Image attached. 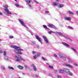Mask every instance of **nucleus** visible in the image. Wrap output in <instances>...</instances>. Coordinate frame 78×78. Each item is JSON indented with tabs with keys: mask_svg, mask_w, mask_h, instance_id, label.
Returning a JSON list of instances; mask_svg holds the SVG:
<instances>
[{
	"mask_svg": "<svg viewBox=\"0 0 78 78\" xmlns=\"http://www.w3.org/2000/svg\"><path fill=\"white\" fill-rule=\"evenodd\" d=\"M15 58H16L15 61L20 62V61H25V59L21 58V56L20 55H16L15 56Z\"/></svg>",
	"mask_w": 78,
	"mask_h": 78,
	"instance_id": "nucleus-2",
	"label": "nucleus"
},
{
	"mask_svg": "<svg viewBox=\"0 0 78 78\" xmlns=\"http://www.w3.org/2000/svg\"><path fill=\"white\" fill-rule=\"evenodd\" d=\"M10 47L11 48H13L15 49L14 51L15 53H18V54H20V55H22L23 53L22 51H23V50L22 49L20 48V47L16 46L13 45H11Z\"/></svg>",
	"mask_w": 78,
	"mask_h": 78,
	"instance_id": "nucleus-1",
	"label": "nucleus"
},
{
	"mask_svg": "<svg viewBox=\"0 0 78 78\" xmlns=\"http://www.w3.org/2000/svg\"><path fill=\"white\" fill-rule=\"evenodd\" d=\"M17 67L19 69H20V70H22V69H23V67L20 65H18L17 66Z\"/></svg>",
	"mask_w": 78,
	"mask_h": 78,
	"instance_id": "nucleus-10",
	"label": "nucleus"
},
{
	"mask_svg": "<svg viewBox=\"0 0 78 78\" xmlns=\"http://www.w3.org/2000/svg\"><path fill=\"white\" fill-rule=\"evenodd\" d=\"M45 13H49V11H45Z\"/></svg>",
	"mask_w": 78,
	"mask_h": 78,
	"instance_id": "nucleus-43",
	"label": "nucleus"
},
{
	"mask_svg": "<svg viewBox=\"0 0 78 78\" xmlns=\"http://www.w3.org/2000/svg\"><path fill=\"white\" fill-rule=\"evenodd\" d=\"M4 55L5 56V55H6V52L4 51Z\"/></svg>",
	"mask_w": 78,
	"mask_h": 78,
	"instance_id": "nucleus-42",
	"label": "nucleus"
},
{
	"mask_svg": "<svg viewBox=\"0 0 78 78\" xmlns=\"http://www.w3.org/2000/svg\"><path fill=\"white\" fill-rule=\"evenodd\" d=\"M71 48L74 51V53H77L75 49H74V48Z\"/></svg>",
	"mask_w": 78,
	"mask_h": 78,
	"instance_id": "nucleus-26",
	"label": "nucleus"
},
{
	"mask_svg": "<svg viewBox=\"0 0 78 78\" xmlns=\"http://www.w3.org/2000/svg\"><path fill=\"white\" fill-rule=\"evenodd\" d=\"M62 58L64 60V61H66V59H67V58L66 57H63V58Z\"/></svg>",
	"mask_w": 78,
	"mask_h": 78,
	"instance_id": "nucleus-29",
	"label": "nucleus"
},
{
	"mask_svg": "<svg viewBox=\"0 0 78 78\" xmlns=\"http://www.w3.org/2000/svg\"><path fill=\"white\" fill-rule=\"evenodd\" d=\"M55 72H57V70L56 69L55 71Z\"/></svg>",
	"mask_w": 78,
	"mask_h": 78,
	"instance_id": "nucleus-58",
	"label": "nucleus"
},
{
	"mask_svg": "<svg viewBox=\"0 0 78 78\" xmlns=\"http://www.w3.org/2000/svg\"><path fill=\"white\" fill-rule=\"evenodd\" d=\"M1 69H2V70H5V67L3 66H1Z\"/></svg>",
	"mask_w": 78,
	"mask_h": 78,
	"instance_id": "nucleus-36",
	"label": "nucleus"
},
{
	"mask_svg": "<svg viewBox=\"0 0 78 78\" xmlns=\"http://www.w3.org/2000/svg\"><path fill=\"white\" fill-rule=\"evenodd\" d=\"M3 7L5 8V11H6V10L8 9V5H3Z\"/></svg>",
	"mask_w": 78,
	"mask_h": 78,
	"instance_id": "nucleus-13",
	"label": "nucleus"
},
{
	"mask_svg": "<svg viewBox=\"0 0 78 78\" xmlns=\"http://www.w3.org/2000/svg\"><path fill=\"white\" fill-rule=\"evenodd\" d=\"M28 7H29V8H30L31 9H33V7H32V6H31V5H30V4H28Z\"/></svg>",
	"mask_w": 78,
	"mask_h": 78,
	"instance_id": "nucleus-28",
	"label": "nucleus"
},
{
	"mask_svg": "<svg viewBox=\"0 0 78 78\" xmlns=\"http://www.w3.org/2000/svg\"><path fill=\"white\" fill-rule=\"evenodd\" d=\"M47 75H48V76H52V74L51 73H47Z\"/></svg>",
	"mask_w": 78,
	"mask_h": 78,
	"instance_id": "nucleus-30",
	"label": "nucleus"
},
{
	"mask_svg": "<svg viewBox=\"0 0 78 78\" xmlns=\"http://www.w3.org/2000/svg\"><path fill=\"white\" fill-rule=\"evenodd\" d=\"M31 35H32V36H33V33H31Z\"/></svg>",
	"mask_w": 78,
	"mask_h": 78,
	"instance_id": "nucleus-55",
	"label": "nucleus"
},
{
	"mask_svg": "<svg viewBox=\"0 0 78 78\" xmlns=\"http://www.w3.org/2000/svg\"><path fill=\"white\" fill-rule=\"evenodd\" d=\"M64 5L63 4H61V5H58V7L59 8H62V7H64Z\"/></svg>",
	"mask_w": 78,
	"mask_h": 78,
	"instance_id": "nucleus-23",
	"label": "nucleus"
},
{
	"mask_svg": "<svg viewBox=\"0 0 78 78\" xmlns=\"http://www.w3.org/2000/svg\"><path fill=\"white\" fill-rule=\"evenodd\" d=\"M27 31H29V30H28H28H27Z\"/></svg>",
	"mask_w": 78,
	"mask_h": 78,
	"instance_id": "nucleus-63",
	"label": "nucleus"
},
{
	"mask_svg": "<svg viewBox=\"0 0 78 78\" xmlns=\"http://www.w3.org/2000/svg\"><path fill=\"white\" fill-rule=\"evenodd\" d=\"M63 36H64V37H65V38H66V39H69V40H70L71 39H70V38H69V37H67L66 35H63Z\"/></svg>",
	"mask_w": 78,
	"mask_h": 78,
	"instance_id": "nucleus-24",
	"label": "nucleus"
},
{
	"mask_svg": "<svg viewBox=\"0 0 78 78\" xmlns=\"http://www.w3.org/2000/svg\"><path fill=\"white\" fill-rule=\"evenodd\" d=\"M46 64H47V65H49V64L47 63H46Z\"/></svg>",
	"mask_w": 78,
	"mask_h": 78,
	"instance_id": "nucleus-57",
	"label": "nucleus"
},
{
	"mask_svg": "<svg viewBox=\"0 0 78 78\" xmlns=\"http://www.w3.org/2000/svg\"><path fill=\"white\" fill-rule=\"evenodd\" d=\"M31 2V0H25V2L26 3H27L28 4H29V3H30Z\"/></svg>",
	"mask_w": 78,
	"mask_h": 78,
	"instance_id": "nucleus-16",
	"label": "nucleus"
},
{
	"mask_svg": "<svg viewBox=\"0 0 78 78\" xmlns=\"http://www.w3.org/2000/svg\"><path fill=\"white\" fill-rule=\"evenodd\" d=\"M9 39H12V38H14V36H10L9 37Z\"/></svg>",
	"mask_w": 78,
	"mask_h": 78,
	"instance_id": "nucleus-34",
	"label": "nucleus"
},
{
	"mask_svg": "<svg viewBox=\"0 0 78 78\" xmlns=\"http://www.w3.org/2000/svg\"><path fill=\"white\" fill-rule=\"evenodd\" d=\"M57 2H59V0H55Z\"/></svg>",
	"mask_w": 78,
	"mask_h": 78,
	"instance_id": "nucleus-56",
	"label": "nucleus"
},
{
	"mask_svg": "<svg viewBox=\"0 0 78 78\" xmlns=\"http://www.w3.org/2000/svg\"><path fill=\"white\" fill-rule=\"evenodd\" d=\"M58 56L60 58H63V55L61 53H59L58 54Z\"/></svg>",
	"mask_w": 78,
	"mask_h": 78,
	"instance_id": "nucleus-18",
	"label": "nucleus"
},
{
	"mask_svg": "<svg viewBox=\"0 0 78 78\" xmlns=\"http://www.w3.org/2000/svg\"><path fill=\"white\" fill-rule=\"evenodd\" d=\"M30 33H32V32H31V31H30Z\"/></svg>",
	"mask_w": 78,
	"mask_h": 78,
	"instance_id": "nucleus-59",
	"label": "nucleus"
},
{
	"mask_svg": "<svg viewBox=\"0 0 78 78\" xmlns=\"http://www.w3.org/2000/svg\"><path fill=\"white\" fill-rule=\"evenodd\" d=\"M48 27H50V28H53L55 30H57V29H58L56 26L52 24H49Z\"/></svg>",
	"mask_w": 78,
	"mask_h": 78,
	"instance_id": "nucleus-5",
	"label": "nucleus"
},
{
	"mask_svg": "<svg viewBox=\"0 0 78 78\" xmlns=\"http://www.w3.org/2000/svg\"><path fill=\"white\" fill-rule=\"evenodd\" d=\"M64 71V69H63V70L61 69L59 71L60 73H63Z\"/></svg>",
	"mask_w": 78,
	"mask_h": 78,
	"instance_id": "nucleus-27",
	"label": "nucleus"
},
{
	"mask_svg": "<svg viewBox=\"0 0 78 78\" xmlns=\"http://www.w3.org/2000/svg\"><path fill=\"white\" fill-rule=\"evenodd\" d=\"M65 66H67L68 67H69V68H71V69H73V66L70 65H68L66 64H65Z\"/></svg>",
	"mask_w": 78,
	"mask_h": 78,
	"instance_id": "nucleus-11",
	"label": "nucleus"
},
{
	"mask_svg": "<svg viewBox=\"0 0 78 78\" xmlns=\"http://www.w3.org/2000/svg\"><path fill=\"white\" fill-rule=\"evenodd\" d=\"M15 2H17V0H14Z\"/></svg>",
	"mask_w": 78,
	"mask_h": 78,
	"instance_id": "nucleus-62",
	"label": "nucleus"
},
{
	"mask_svg": "<svg viewBox=\"0 0 78 78\" xmlns=\"http://www.w3.org/2000/svg\"><path fill=\"white\" fill-rule=\"evenodd\" d=\"M6 12H7L8 14H12V13H11V12H9V10L7 9V10H6Z\"/></svg>",
	"mask_w": 78,
	"mask_h": 78,
	"instance_id": "nucleus-17",
	"label": "nucleus"
},
{
	"mask_svg": "<svg viewBox=\"0 0 78 78\" xmlns=\"http://www.w3.org/2000/svg\"><path fill=\"white\" fill-rule=\"evenodd\" d=\"M35 2L36 3H37V4H39V2H38L37 1H35Z\"/></svg>",
	"mask_w": 78,
	"mask_h": 78,
	"instance_id": "nucleus-47",
	"label": "nucleus"
},
{
	"mask_svg": "<svg viewBox=\"0 0 78 78\" xmlns=\"http://www.w3.org/2000/svg\"><path fill=\"white\" fill-rule=\"evenodd\" d=\"M0 41H2V40H1V39L0 38Z\"/></svg>",
	"mask_w": 78,
	"mask_h": 78,
	"instance_id": "nucleus-61",
	"label": "nucleus"
},
{
	"mask_svg": "<svg viewBox=\"0 0 78 78\" xmlns=\"http://www.w3.org/2000/svg\"><path fill=\"white\" fill-rule=\"evenodd\" d=\"M56 33H57V34H58V35H60V36H62V35H63L61 32H57Z\"/></svg>",
	"mask_w": 78,
	"mask_h": 78,
	"instance_id": "nucleus-22",
	"label": "nucleus"
},
{
	"mask_svg": "<svg viewBox=\"0 0 78 78\" xmlns=\"http://www.w3.org/2000/svg\"><path fill=\"white\" fill-rule=\"evenodd\" d=\"M76 13L77 15V16H78V11H76Z\"/></svg>",
	"mask_w": 78,
	"mask_h": 78,
	"instance_id": "nucleus-48",
	"label": "nucleus"
},
{
	"mask_svg": "<svg viewBox=\"0 0 78 78\" xmlns=\"http://www.w3.org/2000/svg\"><path fill=\"white\" fill-rule=\"evenodd\" d=\"M18 20L20 22V23H21V25H22V26H23L24 27H26L25 25L24 24L23 22L20 19H18Z\"/></svg>",
	"mask_w": 78,
	"mask_h": 78,
	"instance_id": "nucleus-6",
	"label": "nucleus"
},
{
	"mask_svg": "<svg viewBox=\"0 0 78 78\" xmlns=\"http://www.w3.org/2000/svg\"><path fill=\"white\" fill-rule=\"evenodd\" d=\"M20 6H21V5H19V6L18 7V8H21V7H20Z\"/></svg>",
	"mask_w": 78,
	"mask_h": 78,
	"instance_id": "nucleus-51",
	"label": "nucleus"
},
{
	"mask_svg": "<svg viewBox=\"0 0 78 78\" xmlns=\"http://www.w3.org/2000/svg\"><path fill=\"white\" fill-rule=\"evenodd\" d=\"M68 28H69L70 29H73V27H72L71 26H69L68 27Z\"/></svg>",
	"mask_w": 78,
	"mask_h": 78,
	"instance_id": "nucleus-37",
	"label": "nucleus"
},
{
	"mask_svg": "<svg viewBox=\"0 0 78 78\" xmlns=\"http://www.w3.org/2000/svg\"><path fill=\"white\" fill-rule=\"evenodd\" d=\"M4 59H5L6 61H9V59H8V57L7 56H5L4 57Z\"/></svg>",
	"mask_w": 78,
	"mask_h": 78,
	"instance_id": "nucleus-14",
	"label": "nucleus"
},
{
	"mask_svg": "<svg viewBox=\"0 0 78 78\" xmlns=\"http://www.w3.org/2000/svg\"><path fill=\"white\" fill-rule=\"evenodd\" d=\"M49 33V34H51V33H53V31H52V30H51L50 31L48 32Z\"/></svg>",
	"mask_w": 78,
	"mask_h": 78,
	"instance_id": "nucleus-39",
	"label": "nucleus"
},
{
	"mask_svg": "<svg viewBox=\"0 0 78 78\" xmlns=\"http://www.w3.org/2000/svg\"><path fill=\"white\" fill-rule=\"evenodd\" d=\"M63 69L64 72H66L69 75H70V76H73V74L72 72L69 71V69L65 68H64Z\"/></svg>",
	"mask_w": 78,
	"mask_h": 78,
	"instance_id": "nucleus-3",
	"label": "nucleus"
},
{
	"mask_svg": "<svg viewBox=\"0 0 78 78\" xmlns=\"http://www.w3.org/2000/svg\"><path fill=\"white\" fill-rule=\"evenodd\" d=\"M32 53H33V54H34V53H35L36 52H35V51H32Z\"/></svg>",
	"mask_w": 78,
	"mask_h": 78,
	"instance_id": "nucleus-46",
	"label": "nucleus"
},
{
	"mask_svg": "<svg viewBox=\"0 0 78 78\" xmlns=\"http://www.w3.org/2000/svg\"><path fill=\"white\" fill-rule=\"evenodd\" d=\"M8 68L9 69H10V70H14V68L12 67H11L10 66H8Z\"/></svg>",
	"mask_w": 78,
	"mask_h": 78,
	"instance_id": "nucleus-19",
	"label": "nucleus"
},
{
	"mask_svg": "<svg viewBox=\"0 0 78 78\" xmlns=\"http://www.w3.org/2000/svg\"><path fill=\"white\" fill-rule=\"evenodd\" d=\"M62 44L63 45H65V46H66L67 48H68V47H70V46L68 44L64 42H62Z\"/></svg>",
	"mask_w": 78,
	"mask_h": 78,
	"instance_id": "nucleus-8",
	"label": "nucleus"
},
{
	"mask_svg": "<svg viewBox=\"0 0 78 78\" xmlns=\"http://www.w3.org/2000/svg\"><path fill=\"white\" fill-rule=\"evenodd\" d=\"M64 19L65 20H70L72 19L69 17H66L64 18Z\"/></svg>",
	"mask_w": 78,
	"mask_h": 78,
	"instance_id": "nucleus-9",
	"label": "nucleus"
},
{
	"mask_svg": "<svg viewBox=\"0 0 78 78\" xmlns=\"http://www.w3.org/2000/svg\"><path fill=\"white\" fill-rule=\"evenodd\" d=\"M2 52H3V51H2L0 50V53H2Z\"/></svg>",
	"mask_w": 78,
	"mask_h": 78,
	"instance_id": "nucleus-49",
	"label": "nucleus"
},
{
	"mask_svg": "<svg viewBox=\"0 0 78 78\" xmlns=\"http://www.w3.org/2000/svg\"><path fill=\"white\" fill-rule=\"evenodd\" d=\"M35 37L36 39L38 40L39 42L42 44V38H41L39 37V36L37 35H35Z\"/></svg>",
	"mask_w": 78,
	"mask_h": 78,
	"instance_id": "nucleus-4",
	"label": "nucleus"
},
{
	"mask_svg": "<svg viewBox=\"0 0 78 78\" xmlns=\"http://www.w3.org/2000/svg\"><path fill=\"white\" fill-rule=\"evenodd\" d=\"M52 4L53 5V6H58V3L56 2H54L52 3Z\"/></svg>",
	"mask_w": 78,
	"mask_h": 78,
	"instance_id": "nucleus-15",
	"label": "nucleus"
},
{
	"mask_svg": "<svg viewBox=\"0 0 78 78\" xmlns=\"http://www.w3.org/2000/svg\"><path fill=\"white\" fill-rule=\"evenodd\" d=\"M74 64L75 66H78V64L76 63H74Z\"/></svg>",
	"mask_w": 78,
	"mask_h": 78,
	"instance_id": "nucleus-40",
	"label": "nucleus"
},
{
	"mask_svg": "<svg viewBox=\"0 0 78 78\" xmlns=\"http://www.w3.org/2000/svg\"><path fill=\"white\" fill-rule=\"evenodd\" d=\"M39 45H37V48H39Z\"/></svg>",
	"mask_w": 78,
	"mask_h": 78,
	"instance_id": "nucleus-54",
	"label": "nucleus"
},
{
	"mask_svg": "<svg viewBox=\"0 0 78 78\" xmlns=\"http://www.w3.org/2000/svg\"><path fill=\"white\" fill-rule=\"evenodd\" d=\"M22 74H23V75H25V74H24V73H22Z\"/></svg>",
	"mask_w": 78,
	"mask_h": 78,
	"instance_id": "nucleus-60",
	"label": "nucleus"
},
{
	"mask_svg": "<svg viewBox=\"0 0 78 78\" xmlns=\"http://www.w3.org/2000/svg\"><path fill=\"white\" fill-rule=\"evenodd\" d=\"M57 77L58 78H61V76H57Z\"/></svg>",
	"mask_w": 78,
	"mask_h": 78,
	"instance_id": "nucleus-45",
	"label": "nucleus"
},
{
	"mask_svg": "<svg viewBox=\"0 0 78 78\" xmlns=\"http://www.w3.org/2000/svg\"><path fill=\"white\" fill-rule=\"evenodd\" d=\"M43 37L44 39V41H45V42L46 43H48V40H47V38L45 37V36H43Z\"/></svg>",
	"mask_w": 78,
	"mask_h": 78,
	"instance_id": "nucleus-7",
	"label": "nucleus"
},
{
	"mask_svg": "<svg viewBox=\"0 0 78 78\" xmlns=\"http://www.w3.org/2000/svg\"><path fill=\"white\" fill-rule=\"evenodd\" d=\"M21 8H23V6H20Z\"/></svg>",
	"mask_w": 78,
	"mask_h": 78,
	"instance_id": "nucleus-53",
	"label": "nucleus"
},
{
	"mask_svg": "<svg viewBox=\"0 0 78 78\" xmlns=\"http://www.w3.org/2000/svg\"><path fill=\"white\" fill-rule=\"evenodd\" d=\"M32 44L33 45H35L36 43L34 42H32Z\"/></svg>",
	"mask_w": 78,
	"mask_h": 78,
	"instance_id": "nucleus-38",
	"label": "nucleus"
},
{
	"mask_svg": "<svg viewBox=\"0 0 78 78\" xmlns=\"http://www.w3.org/2000/svg\"><path fill=\"white\" fill-rule=\"evenodd\" d=\"M43 27L44 28H46V29H48V30H50V29L48 28H47V26H46L45 25H43Z\"/></svg>",
	"mask_w": 78,
	"mask_h": 78,
	"instance_id": "nucleus-20",
	"label": "nucleus"
},
{
	"mask_svg": "<svg viewBox=\"0 0 78 78\" xmlns=\"http://www.w3.org/2000/svg\"><path fill=\"white\" fill-rule=\"evenodd\" d=\"M0 15H1V16L2 15V13L1 12H0Z\"/></svg>",
	"mask_w": 78,
	"mask_h": 78,
	"instance_id": "nucleus-52",
	"label": "nucleus"
},
{
	"mask_svg": "<svg viewBox=\"0 0 78 78\" xmlns=\"http://www.w3.org/2000/svg\"><path fill=\"white\" fill-rule=\"evenodd\" d=\"M40 55H41V54L39 53H37V57H38V56H40Z\"/></svg>",
	"mask_w": 78,
	"mask_h": 78,
	"instance_id": "nucleus-31",
	"label": "nucleus"
},
{
	"mask_svg": "<svg viewBox=\"0 0 78 78\" xmlns=\"http://www.w3.org/2000/svg\"><path fill=\"white\" fill-rule=\"evenodd\" d=\"M37 56L36 55H34L33 56V58L34 59H36L37 58Z\"/></svg>",
	"mask_w": 78,
	"mask_h": 78,
	"instance_id": "nucleus-32",
	"label": "nucleus"
},
{
	"mask_svg": "<svg viewBox=\"0 0 78 78\" xmlns=\"http://www.w3.org/2000/svg\"><path fill=\"white\" fill-rule=\"evenodd\" d=\"M41 58H42V59H43V60H44V61H45V58H44V57H42Z\"/></svg>",
	"mask_w": 78,
	"mask_h": 78,
	"instance_id": "nucleus-41",
	"label": "nucleus"
},
{
	"mask_svg": "<svg viewBox=\"0 0 78 78\" xmlns=\"http://www.w3.org/2000/svg\"><path fill=\"white\" fill-rule=\"evenodd\" d=\"M69 14H72V15H74V13L73 12H70V11H69L68 12Z\"/></svg>",
	"mask_w": 78,
	"mask_h": 78,
	"instance_id": "nucleus-21",
	"label": "nucleus"
},
{
	"mask_svg": "<svg viewBox=\"0 0 78 78\" xmlns=\"http://www.w3.org/2000/svg\"><path fill=\"white\" fill-rule=\"evenodd\" d=\"M15 5L16 7H19V4H15Z\"/></svg>",
	"mask_w": 78,
	"mask_h": 78,
	"instance_id": "nucleus-35",
	"label": "nucleus"
},
{
	"mask_svg": "<svg viewBox=\"0 0 78 78\" xmlns=\"http://www.w3.org/2000/svg\"><path fill=\"white\" fill-rule=\"evenodd\" d=\"M24 67H25V68H27V69H28V66H26V65H24Z\"/></svg>",
	"mask_w": 78,
	"mask_h": 78,
	"instance_id": "nucleus-44",
	"label": "nucleus"
},
{
	"mask_svg": "<svg viewBox=\"0 0 78 78\" xmlns=\"http://www.w3.org/2000/svg\"><path fill=\"white\" fill-rule=\"evenodd\" d=\"M32 66L33 67V69L35 71H36L37 69H36V66L34 64H32Z\"/></svg>",
	"mask_w": 78,
	"mask_h": 78,
	"instance_id": "nucleus-12",
	"label": "nucleus"
},
{
	"mask_svg": "<svg viewBox=\"0 0 78 78\" xmlns=\"http://www.w3.org/2000/svg\"><path fill=\"white\" fill-rule=\"evenodd\" d=\"M54 56H55V57H57V55H56V54L54 55Z\"/></svg>",
	"mask_w": 78,
	"mask_h": 78,
	"instance_id": "nucleus-50",
	"label": "nucleus"
},
{
	"mask_svg": "<svg viewBox=\"0 0 78 78\" xmlns=\"http://www.w3.org/2000/svg\"><path fill=\"white\" fill-rule=\"evenodd\" d=\"M19 78H22L21 77H19Z\"/></svg>",
	"mask_w": 78,
	"mask_h": 78,
	"instance_id": "nucleus-64",
	"label": "nucleus"
},
{
	"mask_svg": "<svg viewBox=\"0 0 78 78\" xmlns=\"http://www.w3.org/2000/svg\"><path fill=\"white\" fill-rule=\"evenodd\" d=\"M49 67L50 69H53V66H49Z\"/></svg>",
	"mask_w": 78,
	"mask_h": 78,
	"instance_id": "nucleus-33",
	"label": "nucleus"
},
{
	"mask_svg": "<svg viewBox=\"0 0 78 78\" xmlns=\"http://www.w3.org/2000/svg\"><path fill=\"white\" fill-rule=\"evenodd\" d=\"M68 59H69L68 60V62H70V63L72 62V60H71V59H70V58H68Z\"/></svg>",
	"mask_w": 78,
	"mask_h": 78,
	"instance_id": "nucleus-25",
	"label": "nucleus"
}]
</instances>
